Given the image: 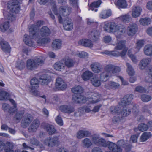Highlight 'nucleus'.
Instances as JSON below:
<instances>
[{
  "label": "nucleus",
  "mask_w": 152,
  "mask_h": 152,
  "mask_svg": "<svg viewBox=\"0 0 152 152\" xmlns=\"http://www.w3.org/2000/svg\"><path fill=\"white\" fill-rule=\"evenodd\" d=\"M59 4H63L66 3L67 0H57ZM70 4L76 10L78 9V0H69Z\"/></svg>",
  "instance_id": "b1692460"
},
{
  "label": "nucleus",
  "mask_w": 152,
  "mask_h": 152,
  "mask_svg": "<svg viewBox=\"0 0 152 152\" xmlns=\"http://www.w3.org/2000/svg\"><path fill=\"white\" fill-rule=\"evenodd\" d=\"M110 111L111 113L113 114L119 116L121 112V107L118 106H112L110 108Z\"/></svg>",
  "instance_id": "f704fd0d"
},
{
  "label": "nucleus",
  "mask_w": 152,
  "mask_h": 152,
  "mask_svg": "<svg viewBox=\"0 0 152 152\" xmlns=\"http://www.w3.org/2000/svg\"><path fill=\"white\" fill-rule=\"evenodd\" d=\"M133 96L132 94L126 95L121 100L120 105L123 106L131 107L132 105L130 104L133 99Z\"/></svg>",
  "instance_id": "9b49d317"
},
{
  "label": "nucleus",
  "mask_w": 152,
  "mask_h": 152,
  "mask_svg": "<svg viewBox=\"0 0 152 152\" xmlns=\"http://www.w3.org/2000/svg\"><path fill=\"white\" fill-rule=\"evenodd\" d=\"M144 52L147 56H152V45H147L145 46L144 48Z\"/></svg>",
  "instance_id": "c9c22d12"
},
{
  "label": "nucleus",
  "mask_w": 152,
  "mask_h": 152,
  "mask_svg": "<svg viewBox=\"0 0 152 152\" xmlns=\"http://www.w3.org/2000/svg\"><path fill=\"white\" fill-rule=\"evenodd\" d=\"M151 134L150 132H145L143 133L141 136L140 140L142 142H144L151 137Z\"/></svg>",
  "instance_id": "c03bdc74"
},
{
  "label": "nucleus",
  "mask_w": 152,
  "mask_h": 152,
  "mask_svg": "<svg viewBox=\"0 0 152 152\" xmlns=\"http://www.w3.org/2000/svg\"><path fill=\"white\" fill-rule=\"evenodd\" d=\"M104 28L108 32L113 33L117 38H120L125 33L126 30L124 26L114 22L106 23Z\"/></svg>",
  "instance_id": "f03ea898"
},
{
  "label": "nucleus",
  "mask_w": 152,
  "mask_h": 152,
  "mask_svg": "<svg viewBox=\"0 0 152 152\" xmlns=\"http://www.w3.org/2000/svg\"><path fill=\"white\" fill-rule=\"evenodd\" d=\"M112 40L111 37L109 36H105L104 37V41L105 43H109Z\"/></svg>",
  "instance_id": "774afa93"
},
{
  "label": "nucleus",
  "mask_w": 152,
  "mask_h": 152,
  "mask_svg": "<svg viewBox=\"0 0 152 152\" xmlns=\"http://www.w3.org/2000/svg\"><path fill=\"white\" fill-rule=\"evenodd\" d=\"M137 29L138 27L136 24H130L127 28V33L129 36H133L137 32Z\"/></svg>",
  "instance_id": "ddd939ff"
},
{
  "label": "nucleus",
  "mask_w": 152,
  "mask_h": 152,
  "mask_svg": "<svg viewBox=\"0 0 152 152\" xmlns=\"http://www.w3.org/2000/svg\"><path fill=\"white\" fill-rule=\"evenodd\" d=\"M40 125L39 120L37 119L34 120L28 129L29 132H36Z\"/></svg>",
  "instance_id": "a211bd4d"
},
{
  "label": "nucleus",
  "mask_w": 152,
  "mask_h": 152,
  "mask_svg": "<svg viewBox=\"0 0 152 152\" xmlns=\"http://www.w3.org/2000/svg\"><path fill=\"white\" fill-rule=\"evenodd\" d=\"M121 71L120 68L112 64L106 65L104 68V72L100 74V79L102 81H107L109 77L115 75Z\"/></svg>",
  "instance_id": "39448f33"
},
{
  "label": "nucleus",
  "mask_w": 152,
  "mask_h": 152,
  "mask_svg": "<svg viewBox=\"0 0 152 152\" xmlns=\"http://www.w3.org/2000/svg\"><path fill=\"white\" fill-rule=\"evenodd\" d=\"M101 4V1L98 0L92 3L90 6V9L95 12L97 11V8L99 7Z\"/></svg>",
  "instance_id": "58836bf2"
},
{
  "label": "nucleus",
  "mask_w": 152,
  "mask_h": 152,
  "mask_svg": "<svg viewBox=\"0 0 152 152\" xmlns=\"http://www.w3.org/2000/svg\"><path fill=\"white\" fill-rule=\"evenodd\" d=\"M91 133L89 131L81 130L77 133L76 137L79 139H81L84 137H89Z\"/></svg>",
  "instance_id": "a878e982"
},
{
  "label": "nucleus",
  "mask_w": 152,
  "mask_h": 152,
  "mask_svg": "<svg viewBox=\"0 0 152 152\" xmlns=\"http://www.w3.org/2000/svg\"><path fill=\"white\" fill-rule=\"evenodd\" d=\"M40 34L42 37H46L50 35L51 32L50 29L47 26H43L40 29Z\"/></svg>",
  "instance_id": "7c9ffc66"
},
{
  "label": "nucleus",
  "mask_w": 152,
  "mask_h": 152,
  "mask_svg": "<svg viewBox=\"0 0 152 152\" xmlns=\"http://www.w3.org/2000/svg\"><path fill=\"white\" fill-rule=\"evenodd\" d=\"M47 131L50 135H52L56 133V130L54 126L51 124H48L46 126Z\"/></svg>",
  "instance_id": "ea45409f"
},
{
  "label": "nucleus",
  "mask_w": 152,
  "mask_h": 152,
  "mask_svg": "<svg viewBox=\"0 0 152 152\" xmlns=\"http://www.w3.org/2000/svg\"><path fill=\"white\" fill-rule=\"evenodd\" d=\"M91 137L92 143L97 145L104 147H108L109 149L113 152H121V150L116 144L110 141H106L104 139L100 138L98 134L92 135Z\"/></svg>",
  "instance_id": "f257e3e1"
},
{
  "label": "nucleus",
  "mask_w": 152,
  "mask_h": 152,
  "mask_svg": "<svg viewBox=\"0 0 152 152\" xmlns=\"http://www.w3.org/2000/svg\"><path fill=\"white\" fill-rule=\"evenodd\" d=\"M139 22L140 24L145 26L150 24L151 23V20L150 18L146 17L140 19Z\"/></svg>",
  "instance_id": "a18cd8bd"
},
{
  "label": "nucleus",
  "mask_w": 152,
  "mask_h": 152,
  "mask_svg": "<svg viewBox=\"0 0 152 152\" xmlns=\"http://www.w3.org/2000/svg\"><path fill=\"white\" fill-rule=\"evenodd\" d=\"M55 120L56 122L59 125L62 126L63 125V121L60 115H58L55 118Z\"/></svg>",
  "instance_id": "680f3d73"
},
{
  "label": "nucleus",
  "mask_w": 152,
  "mask_h": 152,
  "mask_svg": "<svg viewBox=\"0 0 152 152\" xmlns=\"http://www.w3.org/2000/svg\"><path fill=\"white\" fill-rule=\"evenodd\" d=\"M60 110L62 112L67 114H70L75 111L74 107L70 105H63L59 107Z\"/></svg>",
  "instance_id": "4468645a"
},
{
  "label": "nucleus",
  "mask_w": 152,
  "mask_h": 152,
  "mask_svg": "<svg viewBox=\"0 0 152 152\" xmlns=\"http://www.w3.org/2000/svg\"><path fill=\"white\" fill-rule=\"evenodd\" d=\"M61 44V41L60 40L55 39L53 42L52 47L53 50H57L60 49Z\"/></svg>",
  "instance_id": "473e14b6"
},
{
  "label": "nucleus",
  "mask_w": 152,
  "mask_h": 152,
  "mask_svg": "<svg viewBox=\"0 0 152 152\" xmlns=\"http://www.w3.org/2000/svg\"><path fill=\"white\" fill-rule=\"evenodd\" d=\"M119 18L124 23H128L131 20V17L129 15L126 14L120 16Z\"/></svg>",
  "instance_id": "de8ad7c7"
},
{
  "label": "nucleus",
  "mask_w": 152,
  "mask_h": 152,
  "mask_svg": "<svg viewBox=\"0 0 152 152\" xmlns=\"http://www.w3.org/2000/svg\"><path fill=\"white\" fill-rule=\"evenodd\" d=\"M91 96V97L88 99V101L92 103H97L101 99V95L98 92L92 93Z\"/></svg>",
  "instance_id": "2eb2a0df"
},
{
  "label": "nucleus",
  "mask_w": 152,
  "mask_h": 152,
  "mask_svg": "<svg viewBox=\"0 0 152 152\" xmlns=\"http://www.w3.org/2000/svg\"><path fill=\"white\" fill-rule=\"evenodd\" d=\"M92 71L96 73H98L101 71L102 68L101 65L98 63H93L90 65Z\"/></svg>",
  "instance_id": "bb28decb"
},
{
  "label": "nucleus",
  "mask_w": 152,
  "mask_h": 152,
  "mask_svg": "<svg viewBox=\"0 0 152 152\" xmlns=\"http://www.w3.org/2000/svg\"><path fill=\"white\" fill-rule=\"evenodd\" d=\"M82 143L84 147L89 148L92 145V140L89 138H86L82 141Z\"/></svg>",
  "instance_id": "a19ab883"
},
{
  "label": "nucleus",
  "mask_w": 152,
  "mask_h": 152,
  "mask_svg": "<svg viewBox=\"0 0 152 152\" xmlns=\"http://www.w3.org/2000/svg\"><path fill=\"white\" fill-rule=\"evenodd\" d=\"M100 80H101L100 79ZM91 82L94 86L98 87L101 85V80H100L97 76L95 75L91 79Z\"/></svg>",
  "instance_id": "4c0bfd02"
},
{
  "label": "nucleus",
  "mask_w": 152,
  "mask_h": 152,
  "mask_svg": "<svg viewBox=\"0 0 152 152\" xmlns=\"http://www.w3.org/2000/svg\"><path fill=\"white\" fill-rule=\"evenodd\" d=\"M2 50L4 52L9 53L10 48L8 42L4 41H1L0 43Z\"/></svg>",
  "instance_id": "c756f323"
},
{
  "label": "nucleus",
  "mask_w": 152,
  "mask_h": 152,
  "mask_svg": "<svg viewBox=\"0 0 152 152\" xmlns=\"http://www.w3.org/2000/svg\"><path fill=\"white\" fill-rule=\"evenodd\" d=\"M129 57L130 58L133 62L134 64H136L138 62L136 56L133 54H130L129 55Z\"/></svg>",
  "instance_id": "0e129e2a"
},
{
  "label": "nucleus",
  "mask_w": 152,
  "mask_h": 152,
  "mask_svg": "<svg viewBox=\"0 0 152 152\" xmlns=\"http://www.w3.org/2000/svg\"><path fill=\"white\" fill-rule=\"evenodd\" d=\"M10 95L9 93L2 91H0V100H4L7 99Z\"/></svg>",
  "instance_id": "8fccbe9b"
},
{
  "label": "nucleus",
  "mask_w": 152,
  "mask_h": 152,
  "mask_svg": "<svg viewBox=\"0 0 152 152\" xmlns=\"http://www.w3.org/2000/svg\"><path fill=\"white\" fill-rule=\"evenodd\" d=\"M54 67L56 70L61 71L64 69V65L61 62H57L54 64Z\"/></svg>",
  "instance_id": "49530a36"
},
{
  "label": "nucleus",
  "mask_w": 152,
  "mask_h": 152,
  "mask_svg": "<svg viewBox=\"0 0 152 152\" xmlns=\"http://www.w3.org/2000/svg\"><path fill=\"white\" fill-rule=\"evenodd\" d=\"M9 28V22H6L3 24L0 25V30L3 32L8 29Z\"/></svg>",
  "instance_id": "6e6d98bb"
},
{
  "label": "nucleus",
  "mask_w": 152,
  "mask_h": 152,
  "mask_svg": "<svg viewBox=\"0 0 152 152\" xmlns=\"http://www.w3.org/2000/svg\"><path fill=\"white\" fill-rule=\"evenodd\" d=\"M144 45V41L142 40H139L136 43V46L135 49L137 52H138Z\"/></svg>",
  "instance_id": "4d7b16f0"
},
{
  "label": "nucleus",
  "mask_w": 152,
  "mask_h": 152,
  "mask_svg": "<svg viewBox=\"0 0 152 152\" xmlns=\"http://www.w3.org/2000/svg\"><path fill=\"white\" fill-rule=\"evenodd\" d=\"M116 5L121 8H125L127 6V4L125 0H118Z\"/></svg>",
  "instance_id": "09e8293b"
},
{
  "label": "nucleus",
  "mask_w": 152,
  "mask_h": 152,
  "mask_svg": "<svg viewBox=\"0 0 152 152\" xmlns=\"http://www.w3.org/2000/svg\"><path fill=\"white\" fill-rule=\"evenodd\" d=\"M148 128V125L145 124H141L139 125L138 128H135L134 130L135 132H137L139 130L140 131L143 132L147 130Z\"/></svg>",
  "instance_id": "37998d69"
},
{
  "label": "nucleus",
  "mask_w": 152,
  "mask_h": 152,
  "mask_svg": "<svg viewBox=\"0 0 152 152\" xmlns=\"http://www.w3.org/2000/svg\"><path fill=\"white\" fill-rule=\"evenodd\" d=\"M40 82L42 86L47 85L51 80L50 76L47 74H43L40 78Z\"/></svg>",
  "instance_id": "dca6fc26"
},
{
  "label": "nucleus",
  "mask_w": 152,
  "mask_h": 152,
  "mask_svg": "<svg viewBox=\"0 0 152 152\" xmlns=\"http://www.w3.org/2000/svg\"><path fill=\"white\" fill-rule=\"evenodd\" d=\"M99 32L95 29H93L89 33V37L94 41H97L99 37Z\"/></svg>",
  "instance_id": "aec40b11"
},
{
  "label": "nucleus",
  "mask_w": 152,
  "mask_h": 152,
  "mask_svg": "<svg viewBox=\"0 0 152 152\" xmlns=\"http://www.w3.org/2000/svg\"><path fill=\"white\" fill-rule=\"evenodd\" d=\"M128 107L124 106L121 111L119 116H115L114 117L113 121V122H118L123 117H126L129 115L131 112L130 109Z\"/></svg>",
  "instance_id": "1a4fd4ad"
},
{
  "label": "nucleus",
  "mask_w": 152,
  "mask_h": 152,
  "mask_svg": "<svg viewBox=\"0 0 152 152\" xmlns=\"http://www.w3.org/2000/svg\"><path fill=\"white\" fill-rule=\"evenodd\" d=\"M56 87L60 90H64L66 88V85L64 81L61 78H57L55 83Z\"/></svg>",
  "instance_id": "6ab92c4d"
},
{
  "label": "nucleus",
  "mask_w": 152,
  "mask_h": 152,
  "mask_svg": "<svg viewBox=\"0 0 152 152\" xmlns=\"http://www.w3.org/2000/svg\"><path fill=\"white\" fill-rule=\"evenodd\" d=\"M72 92L75 94H81L83 92V89L82 87L80 86H75L72 89Z\"/></svg>",
  "instance_id": "603ef678"
},
{
  "label": "nucleus",
  "mask_w": 152,
  "mask_h": 152,
  "mask_svg": "<svg viewBox=\"0 0 152 152\" xmlns=\"http://www.w3.org/2000/svg\"><path fill=\"white\" fill-rule=\"evenodd\" d=\"M112 13L110 10H104L102 11L100 14L99 17L102 19H106L110 16Z\"/></svg>",
  "instance_id": "e433bc0d"
},
{
  "label": "nucleus",
  "mask_w": 152,
  "mask_h": 152,
  "mask_svg": "<svg viewBox=\"0 0 152 152\" xmlns=\"http://www.w3.org/2000/svg\"><path fill=\"white\" fill-rule=\"evenodd\" d=\"M104 86L106 88L108 89H117L119 88L120 85L118 83L110 81L106 83Z\"/></svg>",
  "instance_id": "cd10ccee"
},
{
  "label": "nucleus",
  "mask_w": 152,
  "mask_h": 152,
  "mask_svg": "<svg viewBox=\"0 0 152 152\" xmlns=\"http://www.w3.org/2000/svg\"><path fill=\"white\" fill-rule=\"evenodd\" d=\"M43 24V21H38L35 24H32L29 28L30 35L34 37H36V35H39V28Z\"/></svg>",
  "instance_id": "6e6552de"
},
{
  "label": "nucleus",
  "mask_w": 152,
  "mask_h": 152,
  "mask_svg": "<svg viewBox=\"0 0 152 152\" xmlns=\"http://www.w3.org/2000/svg\"><path fill=\"white\" fill-rule=\"evenodd\" d=\"M117 40V43L116 46L115 47L114 49L118 50H121L122 49L126 48L125 44L126 41L125 40H121L119 41Z\"/></svg>",
  "instance_id": "c85d7f7f"
},
{
  "label": "nucleus",
  "mask_w": 152,
  "mask_h": 152,
  "mask_svg": "<svg viewBox=\"0 0 152 152\" xmlns=\"http://www.w3.org/2000/svg\"><path fill=\"white\" fill-rule=\"evenodd\" d=\"M151 61V59L148 58L141 60L139 64L140 69L141 70L145 69L149 64Z\"/></svg>",
  "instance_id": "412c9836"
},
{
  "label": "nucleus",
  "mask_w": 152,
  "mask_h": 152,
  "mask_svg": "<svg viewBox=\"0 0 152 152\" xmlns=\"http://www.w3.org/2000/svg\"><path fill=\"white\" fill-rule=\"evenodd\" d=\"M133 107L132 108V112L133 113L134 115H137L139 112L138 107L136 106V104L133 105Z\"/></svg>",
  "instance_id": "e2e57ef3"
},
{
  "label": "nucleus",
  "mask_w": 152,
  "mask_h": 152,
  "mask_svg": "<svg viewBox=\"0 0 152 152\" xmlns=\"http://www.w3.org/2000/svg\"><path fill=\"white\" fill-rule=\"evenodd\" d=\"M78 44L80 45L89 48H91L93 46L91 41L90 40L86 39H83L80 40L78 42Z\"/></svg>",
  "instance_id": "393cba45"
},
{
  "label": "nucleus",
  "mask_w": 152,
  "mask_h": 152,
  "mask_svg": "<svg viewBox=\"0 0 152 152\" xmlns=\"http://www.w3.org/2000/svg\"><path fill=\"white\" fill-rule=\"evenodd\" d=\"M30 84L32 90L36 89L39 86V81L35 77L33 78L31 80Z\"/></svg>",
  "instance_id": "2f4dec72"
},
{
  "label": "nucleus",
  "mask_w": 152,
  "mask_h": 152,
  "mask_svg": "<svg viewBox=\"0 0 152 152\" xmlns=\"http://www.w3.org/2000/svg\"><path fill=\"white\" fill-rule=\"evenodd\" d=\"M93 74L91 71H86L84 72L81 75V77L84 81L89 80L93 76Z\"/></svg>",
  "instance_id": "72a5a7b5"
},
{
  "label": "nucleus",
  "mask_w": 152,
  "mask_h": 152,
  "mask_svg": "<svg viewBox=\"0 0 152 152\" xmlns=\"http://www.w3.org/2000/svg\"><path fill=\"white\" fill-rule=\"evenodd\" d=\"M34 39H35L39 45H43L50 42V39L48 37L42 38L40 35H36V37H34L30 35H29L25 34L24 36L23 41L25 44L28 46L36 48L37 46L36 43Z\"/></svg>",
  "instance_id": "7ed1b4c3"
},
{
  "label": "nucleus",
  "mask_w": 152,
  "mask_h": 152,
  "mask_svg": "<svg viewBox=\"0 0 152 152\" xmlns=\"http://www.w3.org/2000/svg\"><path fill=\"white\" fill-rule=\"evenodd\" d=\"M8 7L11 12L15 14L18 13L20 9L18 1L17 0H13L10 1Z\"/></svg>",
  "instance_id": "9d476101"
},
{
  "label": "nucleus",
  "mask_w": 152,
  "mask_h": 152,
  "mask_svg": "<svg viewBox=\"0 0 152 152\" xmlns=\"http://www.w3.org/2000/svg\"><path fill=\"white\" fill-rule=\"evenodd\" d=\"M136 91L140 93H143L145 91V89L143 87L141 86H138L136 87L135 88Z\"/></svg>",
  "instance_id": "338daca9"
},
{
  "label": "nucleus",
  "mask_w": 152,
  "mask_h": 152,
  "mask_svg": "<svg viewBox=\"0 0 152 152\" xmlns=\"http://www.w3.org/2000/svg\"><path fill=\"white\" fill-rule=\"evenodd\" d=\"M142 9L139 6H134L132 7V15L133 17L136 18L139 17L141 14Z\"/></svg>",
  "instance_id": "5701e85b"
},
{
  "label": "nucleus",
  "mask_w": 152,
  "mask_h": 152,
  "mask_svg": "<svg viewBox=\"0 0 152 152\" xmlns=\"http://www.w3.org/2000/svg\"><path fill=\"white\" fill-rule=\"evenodd\" d=\"M25 66V63L24 61L22 60H18L16 64V67L20 70L23 69Z\"/></svg>",
  "instance_id": "3c124183"
},
{
  "label": "nucleus",
  "mask_w": 152,
  "mask_h": 152,
  "mask_svg": "<svg viewBox=\"0 0 152 152\" xmlns=\"http://www.w3.org/2000/svg\"><path fill=\"white\" fill-rule=\"evenodd\" d=\"M104 53L110 56L115 57L119 56V52L116 50H113L111 51L106 50L104 52Z\"/></svg>",
  "instance_id": "5fc2aeb1"
},
{
  "label": "nucleus",
  "mask_w": 152,
  "mask_h": 152,
  "mask_svg": "<svg viewBox=\"0 0 152 152\" xmlns=\"http://www.w3.org/2000/svg\"><path fill=\"white\" fill-rule=\"evenodd\" d=\"M72 99L74 102L80 104L84 103L86 101L85 97L81 94L73 95Z\"/></svg>",
  "instance_id": "f3484780"
},
{
  "label": "nucleus",
  "mask_w": 152,
  "mask_h": 152,
  "mask_svg": "<svg viewBox=\"0 0 152 152\" xmlns=\"http://www.w3.org/2000/svg\"><path fill=\"white\" fill-rule=\"evenodd\" d=\"M141 98L142 100L144 102H147L150 101L151 99L150 96L145 94L142 95Z\"/></svg>",
  "instance_id": "13d9d810"
},
{
  "label": "nucleus",
  "mask_w": 152,
  "mask_h": 152,
  "mask_svg": "<svg viewBox=\"0 0 152 152\" xmlns=\"http://www.w3.org/2000/svg\"><path fill=\"white\" fill-rule=\"evenodd\" d=\"M30 143L31 144L36 146H38L39 145V141L34 138H33L30 140Z\"/></svg>",
  "instance_id": "69168bd1"
},
{
  "label": "nucleus",
  "mask_w": 152,
  "mask_h": 152,
  "mask_svg": "<svg viewBox=\"0 0 152 152\" xmlns=\"http://www.w3.org/2000/svg\"><path fill=\"white\" fill-rule=\"evenodd\" d=\"M75 63V61L72 58H68L66 59L65 61V66L68 68L72 67Z\"/></svg>",
  "instance_id": "79ce46f5"
},
{
  "label": "nucleus",
  "mask_w": 152,
  "mask_h": 152,
  "mask_svg": "<svg viewBox=\"0 0 152 152\" xmlns=\"http://www.w3.org/2000/svg\"><path fill=\"white\" fill-rule=\"evenodd\" d=\"M24 114V111H20L16 113L15 117L16 120H20L22 118Z\"/></svg>",
  "instance_id": "bf43d9fd"
},
{
  "label": "nucleus",
  "mask_w": 152,
  "mask_h": 152,
  "mask_svg": "<svg viewBox=\"0 0 152 152\" xmlns=\"http://www.w3.org/2000/svg\"><path fill=\"white\" fill-rule=\"evenodd\" d=\"M52 10L54 14L57 16L59 22L61 23L63 22L61 16L67 17L72 12V8L68 5L61 6L59 8L58 11L55 2H53Z\"/></svg>",
  "instance_id": "20e7f679"
},
{
  "label": "nucleus",
  "mask_w": 152,
  "mask_h": 152,
  "mask_svg": "<svg viewBox=\"0 0 152 152\" xmlns=\"http://www.w3.org/2000/svg\"><path fill=\"white\" fill-rule=\"evenodd\" d=\"M13 147V145L12 144L9 143L5 149V152H14Z\"/></svg>",
  "instance_id": "052dcab7"
},
{
  "label": "nucleus",
  "mask_w": 152,
  "mask_h": 152,
  "mask_svg": "<svg viewBox=\"0 0 152 152\" xmlns=\"http://www.w3.org/2000/svg\"><path fill=\"white\" fill-rule=\"evenodd\" d=\"M126 65L127 67V72L130 76H132L134 74V71L132 66L129 63H126Z\"/></svg>",
  "instance_id": "864d4df0"
},
{
  "label": "nucleus",
  "mask_w": 152,
  "mask_h": 152,
  "mask_svg": "<svg viewBox=\"0 0 152 152\" xmlns=\"http://www.w3.org/2000/svg\"><path fill=\"white\" fill-rule=\"evenodd\" d=\"M64 28L66 30H70L73 28V24L72 20L67 18L64 21L63 25Z\"/></svg>",
  "instance_id": "4be33fe9"
},
{
  "label": "nucleus",
  "mask_w": 152,
  "mask_h": 152,
  "mask_svg": "<svg viewBox=\"0 0 152 152\" xmlns=\"http://www.w3.org/2000/svg\"><path fill=\"white\" fill-rule=\"evenodd\" d=\"M44 63L42 57H37L34 59H29L27 61L26 66L27 69L30 70L36 69L39 65H42Z\"/></svg>",
  "instance_id": "423d86ee"
},
{
  "label": "nucleus",
  "mask_w": 152,
  "mask_h": 152,
  "mask_svg": "<svg viewBox=\"0 0 152 152\" xmlns=\"http://www.w3.org/2000/svg\"><path fill=\"white\" fill-rule=\"evenodd\" d=\"M33 119L32 115L29 114H26L24 116V118L22 121L21 125L23 127L28 126Z\"/></svg>",
  "instance_id": "f8f14e48"
},
{
  "label": "nucleus",
  "mask_w": 152,
  "mask_h": 152,
  "mask_svg": "<svg viewBox=\"0 0 152 152\" xmlns=\"http://www.w3.org/2000/svg\"><path fill=\"white\" fill-rule=\"evenodd\" d=\"M44 142L45 145L50 147L58 146L60 144L59 137L58 136H54L52 137H49L45 139Z\"/></svg>",
  "instance_id": "0eeeda50"
}]
</instances>
